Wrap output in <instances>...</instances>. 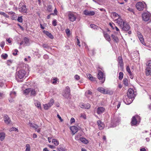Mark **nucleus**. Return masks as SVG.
Instances as JSON below:
<instances>
[{"label":"nucleus","instance_id":"nucleus-1","mask_svg":"<svg viewBox=\"0 0 151 151\" xmlns=\"http://www.w3.org/2000/svg\"><path fill=\"white\" fill-rule=\"evenodd\" d=\"M142 17L144 21H151V14L148 12L143 13L142 14Z\"/></svg>","mask_w":151,"mask_h":151},{"label":"nucleus","instance_id":"nucleus-2","mask_svg":"<svg viewBox=\"0 0 151 151\" xmlns=\"http://www.w3.org/2000/svg\"><path fill=\"white\" fill-rule=\"evenodd\" d=\"M146 6V4L145 3L141 2H137L136 5V8L139 11L142 10Z\"/></svg>","mask_w":151,"mask_h":151},{"label":"nucleus","instance_id":"nucleus-3","mask_svg":"<svg viewBox=\"0 0 151 151\" xmlns=\"http://www.w3.org/2000/svg\"><path fill=\"white\" fill-rule=\"evenodd\" d=\"M70 95V89L69 87L67 86L64 90L63 96L65 98H68Z\"/></svg>","mask_w":151,"mask_h":151},{"label":"nucleus","instance_id":"nucleus-4","mask_svg":"<svg viewBox=\"0 0 151 151\" xmlns=\"http://www.w3.org/2000/svg\"><path fill=\"white\" fill-rule=\"evenodd\" d=\"M97 77L99 80H101V83H104L105 80V77L104 78V74L101 71L99 70L98 71Z\"/></svg>","mask_w":151,"mask_h":151},{"label":"nucleus","instance_id":"nucleus-5","mask_svg":"<svg viewBox=\"0 0 151 151\" xmlns=\"http://www.w3.org/2000/svg\"><path fill=\"white\" fill-rule=\"evenodd\" d=\"M68 17L70 21L73 22L76 20V15L75 14V13L69 12L68 14Z\"/></svg>","mask_w":151,"mask_h":151},{"label":"nucleus","instance_id":"nucleus-6","mask_svg":"<svg viewBox=\"0 0 151 151\" xmlns=\"http://www.w3.org/2000/svg\"><path fill=\"white\" fill-rule=\"evenodd\" d=\"M120 27L122 30L125 32H127L130 29V25L125 22Z\"/></svg>","mask_w":151,"mask_h":151},{"label":"nucleus","instance_id":"nucleus-7","mask_svg":"<svg viewBox=\"0 0 151 151\" xmlns=\"http://www.w3.org/2000/svg\"><path fill=\"white\" fill-rule=\"evenodd\" d=\"M23 2L20 3L19 5V10L20 12L26 13L27 11V9L25 5H22Z\"/></svg>","mask_w":151,"mask_h":151},{"label":"nucleus","instance_id":"nucleus-8","mask_svg":"<svg viewBox=\"0 0 151 151\" xmlns=\"http://www.w3.org/2000/svg\"><path fill=\"white\" fill-rule=\"evenodd\" d=\"M135 96L134 91V90L132 88L129 89L127 92V97L134 99Z\"/></svg>","mask_w":151,"mask_h":151},{"label":"nucleus","instance_id":"nucleus-9","mask_svg":"<svg viewBox=\"0 0 151 151\" xmlns=\"http://www.w3.org/2000/svg\"><path fill=\"white\" fill-rule=\"evenodd\" d=\"M54 102V100L51 99L49 103L44 105V109L45 110H47L53 104Z\"/></svg>","mask_w":151,"mask_h":151},{"label":"nucleus","instance_id":"nucleus-10","mask_svg":"<svg viewBox=\"0 0 151 151\" xmlns=\"http://www.w3.org/2000/svg\"><path fill=\"white\" fill-rule=\"evenodd\" d=\"M140 119V118L138 115H136L133 116L132 120V125H135L138 122V120Z\"/></svg>","mask_w":151,"mask_h":151},{"label":"nucleus","instance_id":"nucleus-11","mask_svg":"<svg viewBox=\"0 0 151 151\" xmlns=\"http://www.w3.org/2000/svg\"><path fill=\"white\" fill-rule=\"evenodd\" d=\"M26 72L24 70H20L17 73V76L20 79L23 78L25 76Z\"/></svg>","mask_w":151,"mask_h":151},{"label":"nucleus","instance_id":"nucleus-12","mask_svg":"<svg viewBox=\"0 0 151 151\" xmlns=\"http://www.w3.org/2000/svg\"><path fill=\"white\" fill-rule=\"evenodd\" d=\"M114 21L115 23L118 24L120 27L122 26L123 24L125 22L122 19L121 17L117 19H115Z\"/></svg>","mask_w":151,"mask_h":151},{"label":"nucleus","instance_id":"nucleus-13","mask_svg":"<svg viewBox=\"0 0 151 151\" xmlns=\"http://www.w3.org/2000/svg\"><path fill=\"white\" fill-rule=\"evenodd\" d=\"M16 93L15 91L11 92L10 93V97L9 101L10 102H12L14 101V99L16 96Z\"/></svg>","mask_w":151,"mask_h":151},{"label":"nucleus","instance_id":"nucleus-14","mask_svg":"<svg viewBox=\"0 0 151 151\" xmlns=\"http://www.w3.org/2000/svg\"><path fill=\"white\" fill-rule=\"evenodd\" d=\"M84 14L87 16H93L95 14V12L93 11H88V10L86 9L83 12Z\"/></svg>","mask_w":151,"mask_h":151},{"label":"nucleus","instance_id":"nucleus-15","mask_svg":"<svg viewBox=\"0 0 151 151\" xmlns=\"http://www.w3.org/2000/svg\"><path fill=\"white\" fill-rule=\"evenodd\" d=\"M97 89L99 92L104 94H105L109 93V91L108 90H106L102 87H99Z\"/></svg>","mask_w":151,"mask_h":151},{"label":"nucleus","instance_id":"nucleus-16","mask_svg":"<svg viewBox=\"0 0 151 151\" xmlns=\"http://www.w3.org/2000/svg\"><path fill=\"white\" fill-rule=\"evenodd\" d=\"M118 65H119L120 68L122 69L123 67L124 64L122 57L119 56L118 57Z\"/></svg>","mask_w":151,"mask_h":151},{"label":"nucleus","instance_id":"nucleus-17","mask_svg":"<svg viewBox=\"0 0 151 151\" xmlns=\"http://www.w3.org/2000/svg\"><path fill=\"white\" fill-rule=\"evenodd\" d=\"M134 99L131 98L127 97L126 99H124V101L127 104H129L132 102Z\"/></svg>","mask_w":151,"mask_h":151},{"label":"nucleus","instance_id":"nucleus-18","mask_svg":"<svg viewBox=\"0 0 151 151\" xmlns=\"http://www.w3.org/2000/svg\"><path fill=\"white\" fill-rule=\"evenodd\" d=\"M80 106L82 108L86 109H88L90 107V104H84L83 103H81L79 104Z\"/></svg>","mask_w":151,"mask_h":151},{"label":"nucleus","instance_id":"nucleus-19","mask_svg":"<svg viewBox=\"0 0 151 151\" xmlns=\"http://www.w3.org/2000/svg\"><path fill=\"white\" fill-rule=\"evenodd\" d=\"M70 129L73 135H74L75 133L78 131V128L77 127L75 126H72L70 127Z\"/></svg>","mask_w":151,"mask_h":151},{"label":"nucleus","instance_id":"nucleus-20","mask_svg":"<svg viewBox=\"0 0 151 151\" xmlns=\"http://www.w3.org/2000/svg\"><path fill=\"white\" fill-rule=\"evenodd\" d=\"M137 36L139 39L141 43L144 45H145V43L144 41V39L142 37V36L141 35V33L138 32H137Z\"/></svg>","mask_w":151,"mask_h":151},{"label":"nucleus","instance_id":"nucleus-21","mask_svg":"<svg viewBox=\"0 0 151 151\" xmlns=\"http://www.w3.org/2000/svg\"><path fill=\"white\" fill-rule=\"evenodd\" d=\"M105 110V108L103 107H98L97 109V113L98 114H101Z\"/></svg>","mask_w":151,"mask_h":151},{"label":"nucleus","instance_id":"nucleus-22","mask_svg":"<svg viewBox=\"0 0 151 151\" xmlns=\"http://www.w3.org/2000/svg\"><path fill=\"white\" fill-rule=\"evenodd\" d=\"M97 124L99 126V129L100 130L102 129L104 127L103 123L100 120H99L97 122Z\"/></svg>","mask_w":151,"mask_h":151},{"label":"nucleus","instance_id":"nucleus-23","mask_svg":"<svg viewBox=\"0 0 151 151\" xmlns=\"http://www.w3.org/2000/svg\"><path fill=\"white\" fill-rule=\"evenodd\" d=\"M4 121L7 124H9L11 121L10 118L6 115H5L4 116Z\"/></svg>","mask_w":151,"mask_h":151},{"label":"nucleus","instance_id":"nucleus-24","mask_svg":"<svg viewBox=\"0 0 151 151\" xmlns=\"http://www.w3.org/2000/svg\"><path fill=\"white\" fill-rule=\"evenodd\" d=\"M43 32L50 38L51 39H53V38L54 37L49 32L45 30H44L43 31Z\"/></svg>","mask_w":151,"mask_h":151},{"label":"nucleus","instance_id":"nucleus-25","mask_svg":"<svg viewBox=\"0 0 151 151\" xmlns=\"http://www.w3.org/2000/svg\"><path fill=\"white\" fill-rule=\"evenodd\" d=\"M35 105L39 109H41L40 103L37 100L34 99Z\"/></svg>","mask_w":151,"mask_h":151},{"label":"nucleus","instance_id":"nucleus-26","mask_svg":"<svg viewBox=\"0 0 151 151\" xmlns=\"http://www.w3.org/2000/svg\"><path fill=\"white\" fill-rule=\"evenodd\" d=\"M30 94L31 96H35L37 94V92L35 89L31 88Z\"/></svg>","mask_w":151,"mask_h":151},{"label":"nucleus","instance_id":"nucleus-27","mask_svg":"<svg viewBox=\"0 0 151 151\" xmlns=\"http://www.w3.org/2000/svg\"><path fill=\"white\" fill-rule=\"evenodd\" d=\"M28 125L30 127L34 128L35 129H37L38 127V126L37 125L33 124L29 122Z\"/></svg>","mask_w":151,"mask_h":151},{"label":"nucleus","instance_id":"nucleus-28","mask_svg":"<svg viewBox=\"0 0 151 151\" xmlns=\"http://www.w3.org/2000/svg\"><path fill=\"white\" fill-rule=\"evenodd\" d=\"M112 15L113 19L114 20L115 19H117L121 17L120 15L115 12H113L112 14Z\"/></svg>","mask_w":151,"mask_h":151},{"label":"nucleus","instance_id":"nucleus-29","mask_svg":"<svg viewBox=\"0 0 151 151\" xmlns=\"http://www.w3.org/2000/svg\"><path fill=\"white\" fill-rule=\"evenodd\" d=\"M104 36L106 39L109 42H110L111 40L110 37V36L107 33H104Z\"/></svg>","mask_w":151,"mask_h":151},{"label":"nucleus","instance_id":"nucleus-30","mask_svg":"<svg viewBox=\"0 0 151 151\" xmlns=\"http://www.w3.org/2000/svg\"><path fill=\"white\" fill-rule=\"evenodd\" d=\"M31 88H27L24 90L23 91V93L25 95H27L30 94Z\"/></svg>","mask_w":151,"mask_h":151},{"label":"nucleus","instance_id":"nucleus-31","mask_svg":"<svg viewBox=\"0 0 151 151\" xmlns=\"http://www.w3.org/2000/svg\"><path fill=\"white\" fill-rule=\"evenodd\" d=\"M80 140L82 142L85 144H86L88 142V140L84 137H80Z\"/></svg>","mask_w":151,"mask_h":151},{"label":"nucleus","instance_id":"nucleus-32","mask_svg":"<svg viewBox=\"0 0 151 151\" xmlns=\"http://www.w3.org/2000/svg\"><path fill=\"white\" fill-rule=\"evenodd\" d=\"M5 134L4 132L0 133V140L1 141H3L5 137Z\"/></svg>","mask_w":151,"mask_h":151},{"label":"nucleus","instance_id":"nucleus-33","mask_svg":"<svg viewBox=\"0 0 151 151\" xmlns=\"http://www.w3.org/2000/svg\"><path fill=\"white\" fill-rule=\"evenodd\" d=\"M113 125H112L113 127H115L117 124H119V120H115L114 121H112Z\"/></svg>","mask_w":151,"mask_h":151},{"label":"nucleus","instance_id":"nucleus-34","mask_svg":"<svg viewBox=\"0 0 151 151\" xmlns=\"http://www.w3.org/2000/svg\"><path fill=\"white\" fill-rule=\"evenodd\" d=\"M111 36L112 38V39L114 40V41H115L116 43L118 42H119V40L117 36H115L114 35H112Z\"/></svg>","mask_w":151,"mask_h":151},{"label":"nucleus","instance_id":"nucleus-35","mask_svg":"<svg viewBox=\"0 0 151 151\" xmlns=\"http://www.w3.org/2000/svg\"><path fill=\"white\" fill-rule=\"evenodd\" d=\"M87 76L91 81H94L96 80V78L93 77L91 74H89L87 75Z\"/></svg>","mask_w":151,"mask_h":151},{"label":"nucleus","instance_id":"nucleus-36","mask_svg":"<svg viewBox=\"0 0 151 151\" xmlns=\"http://www.w3.org/2000/svg\"><path fill=\"white\" fill-rule=\"evenodd\" d=\"M24 44L26 45H29V39L26 37H25L24 38Z\"/></svg>","mask_w":151,"mask_h":151},{"label":"nucleus","instance_id":"nucleus-37","mask_svg":"<svg viewBox=\"0 0 151 151\" xmlns=\"http://www.w3.org/2000/svg\"><path fill=\"white\" fill-rule=\"evenodd\" d=\"M52 142L56 146H58L59 144V142L58 140L56 139H53L52 140Z\"/></svg>","mask_w":151,"mask_h":151},{"label":"nucleus","instance_id":"nucleus-38","mask_svg":"<svg viewBox=\"0 0 151 151\" xmlns=\"http://www.w3.org/2000/svg\"><path fill=\"white\" fill-rule=\"evenodd\" d=\"M123 83L124 85L127 86L128 85V81L127 79L126 78H124L123 80Z\"/></svg>","mask_w":151,"mask_h":151},{"label":"nucleus","instance_id":"nucleus-39","mask_svg":"<svg viewBox=\"0 0 151 151\" xmlns=\"http://www.w3.org/2000/svg\"><path fill=\"white\" fill-rule=\"evenodd\" d=\"M25 147V151H30V146L29 144H26Z\"/></svg>","mask_w":151,"mask_h":151},{"label":"nucleus","instance_id":"nucleus-40","mask_svg":"<svg viewBox=\"0 0 151 151\" xmlns=\"http://www.w3.org/2000/svg\"><path fill=\"white\" fill-rule=\"evenodd\" d=\"M58 79L57 78H54L51 80L52 83L53 84H56L57 83Z\"/></svg>","mask_w":151,"mask_h":151},{"label":"nucleus","instance_id":"nucleus-41","mask_svg":"<svg viewBox=\"0 0 151 151\" xmlns=\"http://www.w3.org/2000/svg\"><path fill=\"white\" fill-rule=\"evenodd\" d=\"M126 70L129 73V75H132V73L130 69L129 66H128L126 68Z\"/></svg>","mask_w":151,"mask_h":151},{"label":"nucleus","instance_id":"nucleus-42","mask_svg":"<svg viewBox=\"0 0 151 151\" xmlns=\"http://www.w3.org/2000/svg\"><path fill=\"white\" fill-rule=\"evenodd\" d=\"M92 93L89 90H88L85 93V94L86 96H88V95H92Z\"/></svg>","mask_w":151,"mask_h":151},{"label":"nucleus","instance_id":"nucleus-43","mask_svg":"<svg viewBox=\"0 0 151 151\" xmlns=\"http://www.w3.org/2000/svg\"><path fill=\"white\" fill-rule=\"evenodd\" d=\"M119 78L120 80H122L123 78V74L122 72H120L119 73Z\"/></svg>","mask_w":151,"mask_h":151},{"label":"nucleus","instance_id":"nucleus-44","mask_svg":"<svg viewBox=\"0 0 151 151\" xmlns=\"http://www.w3.org/2000/svg\"><path fill=\"white\" fill-rule=\"evenodd\" d=\"M13 131H17V132H18V130L17 128H16L14 127H13L11 128L9 130V131L10 132H11Z\"/></svg>","mask_w":151,"mask_h":151},{"label":"nucleus","instance_id":"nucleus-45","mask_svg":"<svg viewBox=\"0 0 151 151\" xmlns=\"http://www.w3.org/2000/svg\"><path fill=\"white\" fill-rule=\"evenodd\" d=\"M1 57L4 59H6L8 57L6 54H3L1 55Z\"/></svg>","mask_w":151,"mask_h":151},{"label":"nucleus","instance_id":"nucleus-46","mask_svg":"<svg viewBox=\"0 0 151 151\" xmlns=\"http://www.w3.org/2000/svg\"><path fill=\"white\" fill-rule=\"evenodd\" d=\"M0 14L3 15L6 17H8V15L4 12H0Z\"/></svg>","mask_w":151,"mask_h":151},{"label":"nucleus","instance_id":"nucleus-47","mask_svg":"<svg viewBox=\"0 0 151 151\" xmlns=\"http://www.w3.org/2000/svg\"><path fill=\"white\" fill-rule=\"evenodd\" d=\"M18 21L20 22H22L23 21L22 17V16L19 17L17 19Z\"/></svg>","mask_w":151,"mask_h":151},{"label":"nucleus","instance_id":"nucleus-48","mask_svg":"<svg viewBox=\"0 0 151 151\" xmlns=\"http://www.w3.org/2000/svg\"><path fill=\"white\" fill-rule=\"evenodd\" d=\"M4 81H0V86H1V87H2L4 84Z\"/></svg>","mask_w":151,"mask_h":151},{"label":"nucleus","instance_id":"nucleus-49","mask_svg":"<svg viewBox=\"0 0 151 151\" xmlns=\"http://www.w3.org/2000/svg\"><path fill=\"white\" fill-rule=\"evenodd\" d=\"M57 21L55 19V20H54L52 21V24L54 26H56L57 25Z\"/></svg>","mask_w":151,"mask_h":151},{"label":"nucleus","instance_id":"nucleus-50","mask_svg":"<svg viewBox=\"0 0 151 151\" xmlns=\"http://www.w3.org/2000/svg\"><path fill=\"white\" fill-rule=\"evenodd\" d=\"M147 67H149L150 68H151V60L148 61L147 63Z\"/></svg>","mask_w":151,"mask_h":151},{"label":"nucleus","instance_id":"nucleus-51","mask_svg":"<svg viewBox=\"0 0 151 151\" xmlns=\"http://www.w3.org/2000/svg\"><path fill=\"white\" fill-rule=\"evenodd\" d=\"M42 46L44 48H49V46L47 44H42Z\"/></svg>","mask_w":151,"mask_h":151},{"label":"nucleus","instance_id":"nucleus-52","mask_svg":"<svg viewBox=\"0 0 151 151\" xmlns=\"http://www.w3.org/2000/svg\"><path fill=\"white\" fill-rule=\"evenodd\" d=\"M74 78L76 80H78L80 79V77L78 75H76L75 76Z\"/></svg>","mask_w":151,"mask_h":151},{"label":"nucleus","instance_id":"nucleus-53","mask_svg":"<svg viewBox=\"0 0 151 151\" xmlns=\"http://www.w3.org/2000/svg\"><path fill=\"white\" fill-rule=\"evenodd\" d=\"M80 135L79 134L76 135V136H75V139L76 140H80Z\"/></svg>","mask_w":151,"mask_h":151},{"label":"nucleus","instance_id":"nucleus-54","mask_svg":"<svg viewBox=\"0 0 151 151\" xmlns=\"http://www.w3.org/2000/svg\"><path fill=\"white\" fill-rule=\"evenodd\" d=\"M86 115L84 114H81V117L84 119H86Z\"/></svg>","mask_w":151,"mask_h":151},{"label":"nucleus","instance_id":"nucleus-55","mask_svg":"<svg viewBox=\"0 0 151 151\" xmlns=\"http://www.w3.org/2000/svg\"><path fill=\"white\" fill-rule=\"evenodd\" d=\"M113 25H114V29L115 28V29L116 30V31H117V32H119L120 34V31H119V28L117 27H116V26H115V25L114 24H113Z\"/></svg>","mask_w":151,"mask_h":151},{"label":"nucleus","instance_id":"nucleus-56","mask_svg":"<svg viewBox=\"0 0 151 151\" xmlns=\"http://www.w3.org/2000/svg\"><path fill=\"white\" fill-rule=\"evenodd\" d=\"M14 51L15 52H13L12 54L14 55H16L17 54V53L18 52V51L17 49H16L14 50Z\"/></svg>","mask_w":151,"mask_h":151},{"label":"nucleus","instance_id":"nucleus-57","mask_svg":"<svg viewBox=\"0 0 151 151\" xmlns=\"http://www.w3.org/2000/svg\"><path fill=\"white\" fill-rule=\"evenodd\" d=\"M5 45V42H2L0 43V46L3 48Z\"/></svg>","mask_w":151,"mask_h":151},{"label":"nucleus","instance_id":"nucleus-58","mask_svg":"<svg viewBox=\"0 0 151 151\" xmlns=\"http://www.w3.org/2000/svg\"><path fill=\"white\" fill-rule=\"evenodd\" d=\"M12 60H8L7 61V64L8 65H10V64L12 63Z\"/></svg>","mask_w":151,"mask_h":151},{"label":"nucleus","instance_id":"nucleus-59","mask_svg":"<svg viewBox=\"0 0 151 151\" xmlns=\"http://www.w3.org/2000/svg\"><path fill=\"white\" fill-rule=\"evenodd\" d=\"M70 30L69 29H67L65 31V32L66 34L68 35H69L70 34Z\"/></svg>","mask_w":151,"mask_h":151},{"label":"nucleus","instance_id":"nucleus-60","mask_svg":"<svg viewBox=\"0 0 151 151\" xmlns=\"http://www.w3.org/2000/svg\"><path fill=\"white\" fill-rule=\"evenodd\" d=\"M113 23H109V25L113 29H114V26L113 25Z\"/></svg>","mask_w":151,"mask_h":151},{"label":"nucleus","instance_id":"nucleus-61","mask_svg":"<svg viewBox=\"0 0 151 151\" xmlns=\"http://www.w3.org/2000/svg\"><path fill=\"white\" fill-rule=\"evenodd\" d=\"M90 26L91 28H93L94 29L96 27V26L94 24H91L90 25Z\"/></svg>","mask_w":151,"mask_h":151},{"label":"nucleus","instance_id":"nucleus-62","mask_svg":"<svg viewBox=\"0 0 151 151\" xmlns=\"http://www.w3.org/2000/svg\"><path fill=\"white\" fill-rule=\"evenodd\" d=\"M70 122L71 123L74 122H75V119L73 118H72L71 119Z\"/></svg>","mask_w":151,"mask_h":151},{"label":"nucleus","instance_id":"nucleus-63","mask_svg":"<svg viewBox=\"0 0 151 151\" xmlns=\"http://www.w3.org/2000/svg\"><path fill=\"white\" fill-rule=\"evenodd\" d=\"M52 6H48L47 10L50 12H51L52 11Z\"/></svg>","mask_w":151,"mask_h":151},{"label":"nucleus","instance_id":"nucleus-64","mask_svg":"<svg viewBox=\"0 0 151 151\" xmlns=\"http://www.w3.org/2000/svg\"><path fill=\"white\" fill-rule=\"evenodd\" d=\"M57 116L58 117L59 119L61 122H62L63 121V120L62 119L61 117L58 114H57Z\"/></svg>","mask_w":151,"mask_h":151}]
</instances>
